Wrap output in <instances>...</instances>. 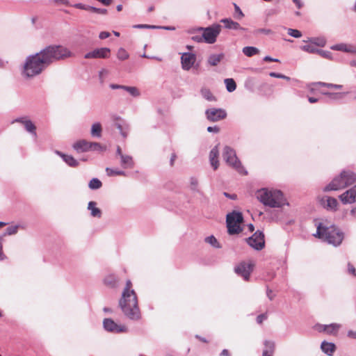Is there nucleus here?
Listing matches in <instances>:
<instances>
[{"mask_svg": "<svg viewBox=\"0 0 356 356\" xmlns=\"http://www.w3.org/2000/svg\"><path fill=\"white\" fill-rule=\"evenodd\" d=\"M97 203L95 202H90L88 203V209L91 211V215L93 217H101L102 211L96 207Z\"/></svg>", "mask_w": 356, "mask_h": 356, "instance_id": "a878e982", "label": "nucleus"}, {"mask_svg": "<svg viewBox=\"0 0 356 356\" xmlns=\"http://www.w3.org/2000/svg\"><path fill=\"white\" fill-rule=\"evenodd\" d=\"M262 356H273L275 349V343L272 341H265Z\"/></svg>", "mask_w": 356, "mask_h": 356, "instance_id": "4be33fe9", "label": "nucleus"}, {"mask_svg": "<svg viewBox=\"0 0 356 356\" xmlns=\"http://www.w3.org/2000/svg\"><path fill=\"white\" fill-rule=\"evenodd\" d=\"M90 9L94 10L95 12H97V13H99L101 14H106V10H101L100 9H97V8H93V7H92Z\"/></svg>", "mask_w": 356, "mask_h": 356, "instance_id": "0e129e2a", "label": "nucleus"}, {"mask_svg": "<svg viewBox=\"0 0 356 356\" xmlns=\"http://www.w3.org/2000/svg\"><path fill=\"white\" fill-rule=\"evenodd\" d=\"M18 229H19V225H15V226L8 227L6 229V232L3 234V235L2 236L3 237V236H5L6 235L10 236V235L15 234L17 233Z\"/></svg>", "mask_w": 356, "mask_h": 356, "instance_id": "ea45409f", "label": "nucleus"}, {"mask_svg": "<svg viewBox=\"0 0 356 356\" xmlns=\"http://www.w3.org/2000/svg\"><path fill=\"white\" fill-rule=\"evenodd\" d=\"M225 83L228 92H232L236 88V84L233 79H225Z\"/></svg>", "mask_w": 356, "mask_h": 356, "instance_id": "72a5a7b5", "label": "nucleus"}, {"mask_svg": "<svg viewBox=\"0 0 356 356\" xmlns=\"http://www.w3.org/2000/svg\"><path fill=\"white\" fill-rule=\"evenodd\" d=\"M292 1L296 4V6H297V8L298 9H300L303 6V3L301 1V0H292Z\"/></svg>", "mask_w": 356, "mask_h": 356, "instance_id": "5fc2aeb1", "label": "nucleus"}, {"mask_svg": "<svg viewBox=\"0 0 356 356\" xmlns=\"http://www.w3.org/2000/svg\"><path fill=\"white\" fill-rule=\"evenodd\" d=\"M269 75L271 76V77H275V78H280V79H286L287 81H289L290 80V78L289 76H286L284 74H277V73H275V72H270L269 74Z\"/></svg>", "mask_w": 356, "mask_h": 356, "instance_id": "49530a36", "label": "nucleus"}, {"mask_svg": "<svg viewBox=\"0 0 356 356\" xmlns=\"http://www.w3.org/2000/svg\"><path fill=\"white\" fill-rule=\"evenodd\" d=\"M267 296L269 298V299L271 300L273 299L274 298V295H273V292L271 290H268L267 291Z\"/></svg>", "mask_w": 356, "mask_h": 356, "instance_id": "338daca9", "label": "nucleus"}, {"mask_svg": "<svg viewBox=\"0 0 356 356\" xmlns=\"http://www.w3.org/2000/svg\"><path fill=\"white\" fill-rule=\"evenodd\" d=\"M220 31L221 26L219 24H213L210 27L204 29L202 34L204 41L209 44L214 43Z\"/></svg>", "mask_w": 356, "mask_h": 356, "instance_id": "9d476101", "label": "nucleus"}, {"mask_svg": "<svg viewBox=\"0 0 356 356\" xmlns=\"http://www.w3.org/2000/svg\"><path fill=\"white\" fill-rule=\"evenodd\" d=\"M102 125L100 123L97 122L92 124L91 128V135L94 137H101L102 136Z\"/></svg>", "mask_w": 356, "mask_h": 356, "instance_id": "7c9ffc66", "label": "nucleus"}, {"mask_svg": "<svg viewBox=\"0 0 356 356\" xmlns=\"http://www.w3.org/2000/svg\"><path fill=\"white\" fill-rule=\"evenodd\" d=\"M321 350L329 356H332L336 350V346L333 343L323 341L321 345Z\"/></svg>", "mask_w": 356, "mask_h": 356, "instance_id": "412c9836", "label": "nucleus"}, {"mask_svg": "<svg viewBox=\"0 0 356 356\" xmlns=\"http://www.w3.org/2000/svg\"><path fill=\"white\" fill-rule=\"evenodd\" d=\"M324 95H334L336 97H342L344 95V93H336V94H331V93H326V92H323Z\"/></svg>", "mask_w": 356, "mask_h": 356, "instance_id": "e2e57ef3", "label": "nucleus"}, {"mask_svg": "<svg viewBox=\"0 0 356 356\" xmlns=\"http://www.w3.org/2000/svg\"><path fill=\"white\" fill-rule=\"evenodd\" d=\"M222 157L229 166L232 167L240 172H241L243 168L241 163L238 161L236 155V152L232 148L226 146L223 150Z\"/></svg>", "mask_w": 356, "mask_h": 356, "instance_id": "6e6552de", "label": "nucleus"}, {"mask_svg": "<svg viewBox=\"0 0 356 356\" xmlns=\"http://www.w3.org/2000/svg\"><path fill=\"white\" fill-rule=\"evenodd\" d=\"M201 94L209 102L216 101V97L212 94L208 88H203L201 89Z\"/></svg>", "mask_w": 356, "mask_h": 356, "instance_id": "2f4dec72", "label": "nucleus"}, {"mask_svg": "<svg viewBox=\"0 0 356 356\" xmlns=\"http://www.w3.org/2000/svg\"><path fill=\"white\" fill-rule=\"evenodd\" d=\"M234 8H235V12H236L235 17L238 19H242L244 15H243V12L241 11V10L240 9V8L235 3H234Z\"/></svg>", "mask_w": 356, "mask_h": 356, "instance_id": "a18cd8bd", "label": "nucleus"}, {"mask_svg": "<svg viewBox=\"0 0 356 356\" xmlns=\"http://www.w3.org/2000/svg\"><path fill=\"white\" fill-rule=\"evenodd\" d=\"M39 55L47 67L55 61L70 57L71 52L63 46L50 45L40 51Z\"/></svg>", "mask_w": 356, "mask_h": 356, "instance_id": "f03ea898", "label": "nucleus"}, {"mask_svg": "<svg viewBox=\"0 0 356 356\" xmlns=\"http://www.w3.org/2000/svg\"><path fill=\"white\" fill-rule=\"evenodd\" d=\"M288 34L296 38H300L302 36V33L300 31L293 29H288Z\"/></svg>", "mask_w": 356, "mask_h": 356, "instance_id": "37998d69", "label": "nucleus"}, {"mask_svg": "<svg viewBox=\"0 0 356 356\" xmlns=\"http://www.w3.org/2000/svg\"><path fill=\"white\" fill-rule=\"evenodd\" d=\"M218 156L219 150L218 145H216L211 150L209 153L210 163L214 170H217L219 166Z\"/></svg>", "mask_w": 356, "mask_h": 356, "instance_id": "aec40b11", "label": "nucleus"}, {"mask_svg": "<svg viewBox=\"0 0 356 356\" xmlns=\"http://www.w3.org/2000/svg\"><path fill=\"white\" fill-rule=\"evenodd\" d=\"M106 172L108 176L124 175V172L119 170H113L110 168H106Z\"/></svg>", "mask_w": 356, "mask_h": 356, "instance_id": "a19ab883", "label": "nucleus"}, {"mask_svg": "<svg viewBox=\"0 0 356 356\" xmlns=\"http://www.w3.org/2000/svg\"><path fill=\"white\" fill-rule=\"evenodd\" d=\"M15 122H19L24 125L25 129L33 134L34 136H37L36 126L27 117H22L15 120Z\"/></svg>", "mask_w": 356, "mask_h": 356, "instance_id": "a211bd4d", "label": "nucleus"}, {"mask_svg": "<svg viewBox=\"0 0 356 356\" xmlns=\"http://www.w3.org/2000/svg\"><path fill=\"white\" fill-rule=\"evenodd\" d=\"M348 337L350 338L356 339V331H348Z\"/></svg>", "mask_w": 356, "mask_h": 356, "instance_id": "4d7b16f0", "label": "nucleus"}, {"mask_svg": "<svg viewBox=\"0 0 356 356\" xmlns=\"http://www.w3.org/2000/svg\"><path fill=\"white\" fill-rule=\"evenodd\" d=\"M315 236L334 246L339 245L343 239V232L337 227H326L321 223L318 225Z\"/></svg>", "mask_w": 356, "mask_h": 356, "instance_id": "7ed1b4c3", "label": "nucleus"}, {"mask_svg": "<svg viewBox=\"0 0 356 356\" xmlns=\"http://www.w3.org/2000/svg\"><path fill=\"white\" fill-rule=\"evenodd\" d=\"M111 56V49L107 47L96 49L85 55V58H108Z\"/></svg>", "mask_w": 356, "mask_h": 356, "instance_id": "4468645a", "label": "nucleus"}, {"mask_svg": "<svg viewBox=\"0 0 356 356\" xmlns=\"http://www.w3.org/2000/svg\"><path fill=\"white\" fill-rule=\"evenodd\" d=\"M321 202L327 209L334 211L337 209L338 202L334 197L325 196L322 197Z\"/></svg>", "mask_w": 356, "mask_h": 356, "instance_id": "6ab92c4d", "label": "nucleus"}, {"mask_svg": "<svg viewBox=\"0 0 356 356\" xmlns=\"http://www.w3.org/2000/svg\"><path fill=\"white\" fill-rule=\"evenodd\" d=\"M326 325H321V324H317L315 325V329L319 332H325L326 330Z\"/></svg>", "mask_w": 356, "mask_h": 356, "instance_id": "09e8293b", "label": "nucleus"}, {"mask_svg": "<svg viewBox=\"0 0 356 356\" xmlns=\"http://www.w3.org/2000/svg\"><path fill=\"white\" fill-rule=\"evenodd\" d=\"M115 126L117 127V129H118L120 130L122 136L124 138H126L127 136V130L124 127L125 124H124V121L120 118H117L116 121L115 122Z\"/></svg>", "mask_w": 356, "mask_h": 356, "instance_id": "bb28decb", "label": "nucleus"}, {"mask_svg": "<svg viewBox=\"0 0 356 356\" xmlns=\"http://www.w3.org/2000/svg\"><path fill=\"white\" fill-rule=\"evenodd\" d=\"M264 60L265 61H267V62H279V60L278 59H276V58H273L268 56H265Z\"/></svg>", "mask_w": 356, "mask_h": 356, "instance_id": "6e6d98bb", "label": "nucleus"}, {"mask_svg": "<svg viewBox=\"0 0 356 356\" xmlns=\"http://www.w3.org/2000/svg\"><path fill=\"white\" fill-rule=\"evenodd\" d=\"M205 241L214 247H218L217 239L213 236L207 237Z\"/></svg>", "mask_w": 356, "mask_h": 356, "instance_id": "c03bdc74", "label": "nucleus"}, {"mask_svg": "<svg viewBox=\"0 0 356 356\" xmlns=\"http://www.w3.org/2000/svg\"><path fill=\"white\" fill-rule=\"evenodd\" d=\"M207 118L211 122H217L226 118L227 113L222 108H210L205 112Z\"/></svg>", "mask_w": 356, "mask_h": 356, "instance_id": "ddd939ff", "label": "nucleus"}, {"mask_svg": "<svg viewBox=\"0 0 356 356\" xmlns=\"http://www.w3.org/2000/svg\"><path fill=\"white\" fill-rule=\"evenodd\" d=\"M248 243L253 248L260 250L265 245L264 234L261 232H256L248 240Z\"/></svg>", "mask_w": 356, "mask_h": 356, "instance_id": "f8f14e48", "label": "nucleus"}, {"mask_svg": "<svg viewBox=\"0 0 356 356\" xmlns=\"http://www.w3.org/2000/svg\"><path fill=\"white\" fill-rule=\"evenodd\" d=\"M58 154L63 159V160L71 167L78 165V161L72 156L58 152Z\"/></svg>", "mask_w": 356, "mask_h": 356, "instance_id": "c85d7f7f", "label": "nucleus"}, {"mask_svg": "<svg viewBox=\"0 0 356 356\" xmlns=\"http://www.w3.org/2000/svg\"><path fill=\"white\" fill-rule=\"evenodd\" d=\"M207 131L209 132H216V133H218V132H219L220 129L218 127H216V126H215V127H209L207 128Z\"/></svg>", "mask_w": 356, "mask_h": 356, "instance_id": "864d4df0", "label": "nucleus"}, {"mask_svg": "<svg viewBox=\"0 0 356 356\" xmlns=\"http://www.w3.org/2000/svg\"><path fill=\"white\" fill-rule=\"evenodd\" d=\"M267 318L268 315L266 313L260 314L257 317V322L259 324H261L264 320L267 319Z\"/></svg>", "mask_w": 356, "mask_h": 356, "instance_id": "de8ad7c7", "label": "nucleus"}, {"mask_svg": "<svg viewBox=\"0 0 356 356\" xmlns=\"http://www.w3.org/2000/svg\"><path fill=\"white\" fill-rule=\"evenodd\" d=\"M314 43L318 46L323 47L325 44V40L324 39H316Z\"/></svg>", "mask_w": 356, "mask_h": 356, "instance_id": "3c124183", "label": "nucleus"}, {"mask_svg": "<svg viewBox=\"0 0 356 356\" xmlns=\"http://www.w3.org/2000/svg\"><path fill=\"white\" fill-rule=\"evenodd\" d=\"M2 242H3V236H0V259H2V254H3V245H2Z\"/></svg>", "mask_w": 356, "mask_h": 356, "instance_id": "bf43d9fd", "label": "nucleus"}, {"mask_svg": "<svg viewBox=\"0 0 356 356\" xmlns=\"http://www.w3.org/2000/svg\"><path fill=\"white\" fill-rule=\"evenodd\" d=\"M121 165L124 168H132L134 165V161L132 157L129 155H122Z\"/></svg>", "mask_w": 356, "mask_h": 356, "instance_id": "cd10ccee", "label": "nucleus"}, {"mask_svg": "<svg viewBox=\"0 0 356 356\" xmlns=\"http://www.w3.org/2000/svg\"><path fill=\"white\" fill-rule=\"evenodd\" d=\"M176 159H177V155L175 153L172 154L171 158H170V165L172 166L174 165V163H175V161L176 160Z\"/></svg>", "mask_w": 356, "mask_h": 356, "instance_id": "680f3d73", "label": "nucleus"}, {"mask_svg": "<svg viewBox=\"0 0 356 356\" xmlns=\"http://www.w3.org/2000/svg\"><path fill=\"white\" fill-rule=\"evenodd\" d=\"M243 218L240 212L233 211L227 216V226L228 232L230 234H238L242 231L240 227L241 223L243 222Z\"/></svg>", "mask_w": 356, "mask_h": 356, "instance_id": "0eeeda50", "label": "nucleus"}, {"mask_svg": "<svg viewBox=\"0 0 356 356\" xmlns=\"http://www.w3.org/2000/svg\"><path fill=\"white\" fill-rule=\"evenodd\" d=\"M254 267V263L252 261H242L235 267L234 271L236 274L243 277L245 281H248Z\"/></svg>", "mask_w": 356, "mask_h": 356, "instance_id": "1a4fd4ad", "label": "nucleus"}, {"mask_svg": "<svg viewBox=\"0 0 356 356\" xmlns=\"http://www.w3.org/2000/svg\"><path fill=\"white\" fill-rule=\"evenodd\" d=\"M117 57L121 60H124L129 58V54L124 49L120 48L118 51Z\"/></svg>", "mask_w": 356, "mask_h": 356, "instance_id": "58836bf2", "label": "nucleus"}, {"mask_svg": "<svg viewBox=\"0 0 356 356\" xmlns=\"http://www.w3.org/2000/svg\"><path fill=\"white\" fill-rule=\"evenodd\" d=\"M124 90L129 92L132 96L138 97L140 95V92L136 87L124 86Z\"/></svg>", "mask_w": 356, "mask_h": 356, "instance_id": "79ce46f5", "label": "nucleus"}, {"mask_svg": "<svg viewBox=\"0 0 356 356\" xmlns=\"http://www.w3.org/2000/svg\"><path fill=\"white\" fill-rule=\"evenodd\" d=\"M125 86H121V85H117V84H111L110 86V87L112 88V89H119V88H122V89H124Z\"/></svg>", "mask_w": 356, "mask_h": 356, "instance_id": "13d9d810", "label": "nucleus"}, {"mask_svg": "<svg viewBox=\"0 0 356 356\" xmlns=\"http://www.w3.org/2000/svg\"><path fill=\"white\" fill-rule=\"evenodd\" d=\"M222 356H229V351L226 349L223 350L221 353Z\"/></svg>", "mask_w": 356, "mask_h": 356, "instance_id": "774afa93", "label": "nucleus"}, {"mask_svg": "<svg viewBox=\"0 0 356 356\" xmlns=\"http://www.w3.org/2000/svg\"><path fill=\"white\" fill-rule=\"evenodd\" d=\"M355 182L356 175L352 171L343 170L325 187L324 191H339L353 185Z\"/></svg>", "mask_w": 356, "mask_h": 356, "instance_id": "39448f33", "label": "nucleus"}, {"mask_svg": "<svg viewBox=\"0 0 356 356\" xmlns=\"http://www.w3.org/2000/svg\"><path fill=\"white\" fill-rule=\"evenodd\" d=\"M198 182L196 179H191V185L193 186V188L195 189V188L197 186Z\"/></svg>", "mask_w": 356, "mask_h": 356, "instance_id": "69168bd1", "label": "nucleus"}, {"mask_svg": "<svg viewBox=\"0 0 356 356\" xmlns=\"http://www.w3.org/2000/svg\"><path fill=\"white\" fill-rule=\"evenodd\" d=\"M317 54H318L320 56H321L323 58H328V55H327L328 53H326L322 50L318 49Z\"/></svg>", "mask_w": 356, "mask_h": 356, "instance_id": "052dcab7", "label": "nucleus"}, {"mask_svg": "<svg viewBox=\"0 0 356 356\" xmlns=\"http://www.w3.org/2000/svg\"><path fill=\"white\" fill-rule=\"evenodd\" d=\"M257 197L264 205L273 208L280 207L285 202L283 193L277 190L268 191L262 188L257 191Z\"/></svg>", "mask_w": 356, "mask_h": 356, "instance_id": "20e7f679", "label": "nucleus"}, {"mask_svg": "<svg viewBox=\"0 0 356 356\" xmlns=\"http://www.w3.org/2000/svg\"><path fill=\"white\" fill-rule=\"evenodd\" d=\"M315 86H325L328 88L335 89V90H340L343 88L342 85L339 84H333V83H327L324 82H317L314 83Z\"/></svg>", "mask_w": 356, "mask_h": 356, "instance_id": "e433bc0d", "label": "nucleus"}, {"mask_svg": "<svg viewBox=\"0 0 356 356\" xmlns=\"http://www.w3.org/2000/svg\"><path fill=\"white\" fill-rule=\"evenodd\" d=\"M343 204H353L356 202V185L339 196Z\"/></svg>", "mask_w": 356, "mask_h": 356, "instance_id": "dca6fc26", "label": "nucleus"}, {"mask_svg": "<svg viewBox=\"0 0 356 356\" xmlns=\"http://www.w3.org/2000/svg\"><path fill=\"white\" fill-rule=\"evenodd\" d=\"M46 67L40 55L37 53L26 58L22 74L26 77H33L41 74Z\"/></svg>", "mask_w": 356, "mask_h": 356, "instance_id": "423d86ee", "label": "nucleus"}, {"mask_svg": "<svg viewBox=\"0 0 356 356\" xmlns=\"http://www.w3.org/2000/svg\"><path fill=\"white\" fill-rule=\"evenodd\" d=\"M119 279L114 274H109L105 277L104 283L108 287L114 288L117 286Z\"/></svg>", "mask_w": 356, "mask_h": 356, "instance_id": "5701e85b", "label": "nucleus"}, {"mask_svg": "<svg viewBox=\"0 0 356 356\" xmlns=\"http://www.w3.org/2000/svg\"><path fill=\"white\" fill-rule=\"evenodd\" d=\"M119 305L124 314L131 320L138 321L141 318V313L138 306V297L133 289L131 280L126 282Z\"/></svg>", "mask_w": 356, "mask_h": 356, "instance_id": "f257e3e1", "label": "nucleus"}, {"mask_svg": "<svg viewBox=\"0 0 356 356\" xmlns=\"http://www.w3.org/2000/svg\"><path fill=\"white\" fill-rule=\"evenodd\" d=\"M182 68L185 70H189L196 60V56L194 54L184 53L181 58Z\"/></svg>", "mask_w": 356, "mask_h": 356, "instance_id": "f3484780", "label": "nucleus"}, {"mask_svg": "<svg viewBox=\"0 0 356 356\" xmlns=\"http://www.w3.org/2000/svg\"><path fill=\"white\" fill-rule=\"evenodd\" d=\"M73 147L79 152L102 149V147L99 143L96 142H88L84 140L75 143Z\"/></svg>", "mask_w": 356, "mask_h": 356, "instance_id": "9b49d317", "label": "nucleus"}, {"mask_svg": "<svg viewBox=\"0 0 356 356\" xmlns=\"http://www.w3.org/2000/svg\"><path fill=\"white\" fill-rule=\"evenodd\" d=\"M111 35L109 32L107 31H102L99 33V38L102 40L106 39L108 38Z\"/></svg>", "mask_w": 356, "mask_h": 356, "instance_id": "8fccbe9b", "label": "nucleus"}, {"mask_svg": "<svg viewBox=\"0 0 356 356\" xmlns=\"http://www.w3.org/2000/svg\"><path fill=\"white\" fill-rule=\"evenodd\" d=\"M301 49L305 51H307L308 53H312V54L318 53V49H316V47L313 44H307L305 45H303L301 47Z\"/></svg>", "mask_w": 356, "mask_h": 356, "instance_id": "4c0bfd02", "label": "nucleus"}, {"mask_svg": "<svg viewBox=\"0 0 356 356\" xmlns=\"http://www.w3.org/2000/svg\"><path fill=\"white\" fill-rule=\"evenodd\" d=\"M341 325L337 323H332L326 325L325 334L328 335L337 336Z\"/></svg>", "mask_w": 356, "mask_h": 356, "instance_id": "b1692460", "label": "nucleus"}, {"mask_svg": "<svg viewBox=\"0 0 356 356\" xmlns=\"http://www.w3.org/2000/svg\"><path fill=\"white\" fill-rule=\"evenodd\" d=\"M102 181L97 178L92 179L88 184L89 188L92 190L99 189L102 187Z\"/></svg>", "mask_w": 356, "mask_h": 356, "instance_id": "c9c22d12", "label": "nucleus"}, {"mask_svg": "<svg viewBox=\"0 0 356 356\" xmlns=\"http://www.w3.org/2000/svg\"><path fill=\"white\" fill-rule=\"evenodd\" d=\"M220 22L222 23L225 24V26L227 29H234V30H238V29H241L240 24L238 22H234L231 19H222Z\"/></svg>", "mask_w": 356, "mask_h": 356, "instance_id": "393cba45", "label": "nucleus"}, {"mask_svg": "<svg viewBox=\"0 0 356 356\" xmlns=\"http://www.w3.org/2000/svg\"><path fill=\"white\" fill-rule=\"evenodd\" d=\"M332 49L346 51V52H353L354 51L353 47L351 46H348L344 44H340L334 45L332 47Z\"/></svg>", "mask_w": 356, "mask_h": 356, "instance_id": "f704fd0d", "label": "nucleus"}, {"mask_svg": "<svg viewBox=\"0 0 356 356\" xmlns=\"http://www.w3.org/2000/svg\"><path fill=\"white\" fill-rule=\"evenodd\" d=\"M259 50L254 47H245L243 49V53L248 57L256 55L259 54Z\"/></svg>", "mask_w": 356, "mask_h": 356, "instance_id": "473e14b6", "label": "nucleus"}, {"mask_svg": "<svg viewBox=\"0 0 356 356\" xmlns=\"http://www.w3.org/2000/svg\"><path fill=\"white\" fill-rule=\"evenodd\" d=\"M348 271H349V273H352V274H353V275H356V273H355V267H354V266H353V264H350V263H349V264H348Z\"/></svg>", "mask_w": 356, "mask_h": 356, "instance_id": "603ef678", "label": "nucleus"}, {"mask_svg": "<svg viewBox=\"0 0 356 356\" xmlns=\"http://www.w3.org/2000/svg\"><path fill=\"white\" fill-rule=\"evenodd\" d=\"M103 323L104 328L109 332L120 333L127 330L126 326L118 325L111 318H105Z\"/></svg>", "mask_w": 356, "mask_h": 356, "instance_id": "2eb2a0df", "label": "nucleus"}, {"mask_svg": "<svg viewBox=\"0 0 356 356\" xmlns=\"http://www.w3.org/2000/svg\"><path fill=\"white\" fill-rule=\"evenodd\" d=\"M223 54H212L208 58V63L211 66H216L222 59Z\"/></svg>", "mask_w": 356, "mask_h": 356, "instance_id": "c756f323", "label": "nucleus"}]
</instances>
